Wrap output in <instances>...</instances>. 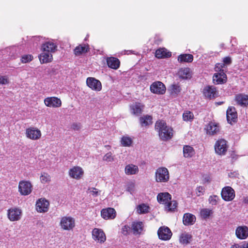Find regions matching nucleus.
<instances>
[{
  "label": "nucleus",
  "instance_id": "nucleus-43",
  "mask_svg": "<svg viewBox=\"0 0 248 248\" xmlns=\"http://www.w3.org/2000/svg\"><path fill=\"white\" fill-rule=\"evenodd\" d=\"M121 142L123 146L128 147L131 145L133 141L130 137L127 136H123L121 139Z\"/></svg>",
  "mask_w": 248,
  "mask_h": 248
},
{
  "label": "nucleus",
  "instance_id": "nucleus-17",
  "mask_svg": "<svg viewBox=\"0 0 248 248\" xmlns=\"http://www.w3.org/2000/svg\"><path fill=\"white\" fill-rule=\"evenodd\" d=\"M227 121L229 124L235 122L237 119V114L234 107H230L226 112Z\"/></svg>",
  "mask_w": 248,
  "mask_h": 248
},
{
  "label": "nucleus",
  "instance_id": "nucleus-20",
  "mask_svg": "<svg viewBox=\"0 0 248 248\" xmlns=\"http://www.w3.org/2000/svg\"><path fill=\"white\" fill-rule=\"evenodd\" d=\"M26 134L28 138L34 140L39 139L41 136L40 131L34 128L27 129Z\"/></svg>",
  "mask_w": 248,
  "mask_h": 248
},
{
  "label": "nucleus",
  "instance_id": "nucleus-6",
  "mask_svg": "<svg viewBox=\"0 0 248 248\" xmlns=\"http://www.w3.org/2000/svg\"><path fill=\"white\" fill-rule=\"evenodd\" d=\"M152 93L158 94H163L166 91L164 84L160 81L154 82L150 86Z\"/></svg>",
  "mask_w": 248,
  "mask_h": 248
},
{
  "label": "nucleus",
  "instance_id": "nucleus-25",
  "mask_svg": "<svg viewBox=\"0 0 248 248\" xmlns=\"http://www.w3.org/2000/svg\"><path fill=\"white\" fill-rule=\"evenodd\" d=\"M143 222L141 221L133 222L131 229L133 234H140L143 230Z\"/></svg>",
  "mask_w": 248,
  "mask_h": 248
},
{
  "label": "nucleus",
  "instance_id": "nucleus-38",
  "mask_svg": "<svg viewBox=\"0 0 248 248\" xmlns=\"http://www.w3.org/2000/svg\"><path fill=\"white\" fill-rule=\"evenodd\" d=\"M192 239V235L189 233H182L180 238V242L184 245H187Z\"/></svg>",
  "mask_w": 248,
  "mask_h": 248
},
{
  "label": "nucleus",
  "instance_id": "nucleus-53",
  "mask_svg": "<svg viewBox=\"0 0 248 248\" xmlns=\"http://www.w3.org/2000/svg\"><path fill=\"white\" fill-rule=\"evenodd\" d=\"M223 63H224V65H230L232 63V59L230 57H226L223 59Z\"/></svg>",
  "mask_w": 248,
  "mask_h": 248
},
{
  "label": "nucleus",
  "instance_id": "nucleus-31",
  "mask_svg": "<svg viewBox=\"0 0 248 248\" xmlns=\"http://www.w3.org/2000/svg\"><path fill=\"white\" fill-rule=\"evenodd\" d=\"M178 75L180 78L183 79L190 78L191 77L189 68H181L178 72Z\"/></svg>",
  "mask_w": 248,
  "mask_h": 248
},
{
  "label": "nucleus",
  "instance_id": "nucleus-47",
  "mask_svg": "<svg viewBox=\"0 0 248 248\" xmlns=\"http://www.w3.org/2000/svg\"><path fill=\"white\" fill-rule=\"evenodd\" d=\"M49 175L46 173H43L40 176V180L42 183H46L50 180Z\"/></svg>",
  "mask_w": 248,
  "mask_h": 248
},
{
  "label": "nucleus",
  "instance_id": "nucleus-4",
  "mask_svg": "<svg viewBox=\"0 0 248 248\" xmlns=\"http://www.w3.org/2000/svg\"><path fill=\"white\" fill-rule=\"evenodd\" d=\"M228 146L227 141L223 139L218 140L215 145L216 153L220 155H224L227 152Z\"/></svg>",
  "mask_w": 248,
  "mask_h": 248
},
{
  "label": "nucleus",
  "instance_id": "nucleus-29",
  "mask_svg": "<svg viewBox=\"0 0 248 248\" xmlns=\"http://www.w3.org/2000/svg\"><path fill=\"white\" fill-rule=\"evenodd\" d=\"M39 57L41 63L50 62L52 59V54L50 52L44 50H43V52L40 54Z\"/></svg>",
  "mask_w": 248,
  "mask_h": 248
},
{
  "label": "nucleus",
  "instance_id": "nucleus-12",
  "mask_svg": "<svg viewBox=\"0 0 248 248\" xmlns=\"http://www.w3.org/2000/svg\"><path fill=\"white\" fill-rule=\"evenodd\" d=\"M236 237L241 240L245 239L248 237V227L246 226H240L235 230Z\"/></svg>",
  "mask_w": 248,
  "mask_h": 248
},
{
  "label": "nucleus",
  "instance_id": "nucleus-28",
  "mask_svg": "<svg viewBox=\"0 0 248 248\" xmlns=\"http://www.w3.org/2000/svg\"><path fill=\"white\" fill-rule=\"evenodd\" d=\"M183 221L185 225H192L196 221V217L191 214L186 213L183 216Z\"/></svg>",
  "mask_w": 248,
  "mask_h": 248
},
{
  "label": "nucleus",
  "instance_id": "nucleus-45",
  "mask_svg": "<svg viewBox=\"0 0 248 248\" xmlns=\"http://www.w3.org/2000/svg\"><path fill=\"white\" fill-rule=\"evenodd\" d=\"M33 59L31 55H25L22 56L21 61L22 63H27L31 62Z\"/></svg>",
  "mask_w": 248,
  "mask_h": 248
},
{
  "label": "nucleus",
  "instance_id": "nucleus-57",
  "mask_svg": "<svg viewBox=\"0 0 248 248\" xmlns=\"http://www.w3.org/2000/svg\"><path fill=\"white\" fill-rule=\"evenodd\" d=\"M242 248H248V243L243 244Z\"/></svg>",
  "mask_w": 248,
  "mask_h": 248
},
{
  "label": "nucleus",
  "instance_id": "nucleus-35",
  "mask_svg": "<svg viewBox=\"0 0 248 248\" xmlns=\"http://www.w3.org/2000/svg\"><path fill=\"white\" fill-rule=\"evenodd\" d=\"M139 171L138 168L134 165H128L125 168V172L127 175L137 174Z\"/></svg>",
  "mask_w": 248,
  "mask_h": 248
},
{
  "label": "nucleus",
  "instance_id": "nucleus-7",
  "mask_svg": "<svg viewBox=\"0 0 248 248\" xmlns=\"http://www.w3.org/2000/svg\"><path fill=\"white\" fill-rule=\"evenodd\" d=\"M32 185L30 182L21 181L19 183L18 189L22 195H28L31 192Z\"/></svg>",
  "mask_w": 248,
  "mask_h": 248
},
{
  "label": "nucleus",
  "instance_id": "nucleus-39",
  "mask_svg": "<svg viewBox=\"0 0 248 248\" xmlns=\"http://www.w3.org/2000/svg\"><path fill=\"white\" fill-rule=\"evenodd\" d=\"M150 207L145 203L139 205L137 207V211L140 214H146L149 212Z\"/></svg>",
  "mask_w": 248,
  "mask_h": 248
},
{
  "label": "nucleus",
  "instance_id": "nucleus-24",
  "mask_svg": "<svg viewBox=\"0 0 248 248\" xmlns=\"http://www.w3.org/2000/svg\"><path fill=\"white\" fill-rule=\"evenodd\" d=\"M107 63L108 67L113 69H117L120 67V62L118 58L111 57L107 58Z\"/></svg>",
  "mask_w": 248,
  "mask_h": 248
},
{
  "label": "nucleus",
  "instance_id": "nucleus-30",
  "mask_svg": "<svg viewBox=\"0 0 248 248\" xmlns=\"http://www.w3.org/2000/svg\"><path fill=\"white\" fill-rule=\"evenodd\" d=\"M169 90L173 97H177L181 93L182 89L178 84H173L170 86Z\"/></svg>",
  "mask_w": 248,
  "mask_h": 248
},
{
  "label": "nucleus",
  "instance_id": "nucleus-40",
  "mask_svg": "<svg viewBox=\"0 0 248 248\" xmlns=\"http://www.w3.org/2000/svg\"><path fill=\"white\" fill-rule=\"evenodd\" d=\"M177 204L178 203L176 201H170L166 205L165 208L169 212H175L177 208Z\"/></svg>",
  "mask_w": 248,
  "mask_h": 248
},
{
  "label": "nucleus",
  "instance_id": "nucleus-52",
  "mask_svg": "<svg viewBox=\"0 0 248 248\" xmlns=\"http://www.w3.org/2000/svg\"><path fill=\"white\" fill-rule=\"evenodd\" d=\"M71 128L74 130L78 131L81 128V124L80 123H75L71 125Z\"/></svg>",
  "mask_w": 248,
  "mask_h": 248
},
{
  "label": "nucleus",
  "instance_id": "nucleus-16",
  "mask_svg": "<svg viewBox=\"0 0 248 248\" xmlns=\"http://www.w3.org/2000/svg\"><path fill=\"white\" fill-rule=\"evenodd\" d=\"M204 96L208 98H214L217 96V92L216 87L208 86L204 88L203 91Z\"/></svg>",
  "mask_w": 248,
  "mask_h": 248
},
{
  "label": "nucleus",
  "instance_id": "nucleus-11",
  "mask_svg": "<svg viewBox=\"0 0 248 248\" xmlns=\"http://www.w3.org/2000/svg\"><path fill=\"white\" fill-rule=\"evenodd\" d=\"M45 105L49 107L58 108L61 106V100L56 97H49L45 99Z\"/></svg>",
  "mask_w": 248,
  "mask_h": 248
},
{
  "label": "nucleus",
  "instance_id": "nucleus-34",
  "mask_svg": "<svg viewBox=\"0 0 248 248\" xmlns=\"http://www.w3.org/2000/svg\"><path fill=\"white\" fill-rule=\"evenodd\" d=\"M193 60V56L190 54H181L178 58V61L180 62H191Z\"/></svg>",
  "mask_w": 248,
  "mask_h": 248
},
{
  "label": "nucleus",
  "instance_id": "nucleus-32",
  "mask_svg": "<svg viewBox=\"0 0 248 248\" xmlns=\"http://www.w3.org/2000/svg\"><path fill=\"white\" fill-rule=\"evenodd\" d=\"M42 48L44 51L54 52L57 49V46L53 42H47L43 44Z\"/></svg>",
  "mask_w": 248,
  "mask_h": 248
},
{
  "label": "nucleus",
  "instance_id": "nucleus-8",
  "mask_svg": "<svg viewBox=\"0 0 248 248\" xmlns=\"http://www.w3.org/2000/svg\"><path fill=\"white\" fill-rule=\"evenodd\" d=\"M86 83L87 86L93 90L100 91L102 89L101 82L94 78H88L86 80Z\"/></svg>",
  "mask_w": 248,
  "mask_h": 248
},
{
  "label": "nucleus",
  "instance_id": "nucleus-37",
  "mask_svg": "<svg viewBox=\"0 0 248 248\" xmlns=\"http://www.w3.org/2000/svg\"><path fill=\"white\" fill-rule=\"evenodd\" d=\"M152 117L148 115L140 117V123L142 126H146L151 124L152 123Z\"/></svg>",
  "mask_w": 248,
  "mask_h": 248
},
{
  "label": "nucleus",
  "instance_id": "nucleus-51",
  "mask_svg": "<svg viewBox=\"0 0 248 248\" xmlns=\"http://www.w3.org/2000/svg\"><path fill=\"white\" fill-rule=\"evenodd\" d=\"M9 83L8 78L5 76H0V85H5Z\"/></svg>",
  "mask_w": 248,
  "mask_h": 248
},
{
  "label": "nucleus",
  "instance_id": "nucleus-19",
  "mask_svg": "<svg viewBox=\"0 0 248 248\" xmlns=\"http://www.w3.org/2000/svg\"><path fill=\"white\" fill-rule=\"evenodd\" d=\"M227 76L225 72L216 73L214 74L213 80L217 84H224L227 81Z\"/></svg>",
  "mask_w": 248,
  "mask_h": 248
},
{
  "label": "nucleus",
  "instance_id": "nucleus-59",
  "mask_svg": "<svg viewBox=\"0 0 248 248\" xmlns=\"http://www.w3.org/2000/svg\"><path fill=\"white\" fill-rule=\"evenodd\" d=\"M247 202L248 203V201H247Z\"/></svg>",
  "mask_w": 248,
  "mask_h": 248
},
{
  "label": "nucleus",
  "instance_id": "nucleus-54",
  "mask_svg": "<svg viewBox=\"0 0 248 248\" xmlns=\"http://www.w3.org/2000/svg\"><path fill=\"white\" fill-rule=\"evenodd\" d=\"M204 188L202 186H200L199 187H198L197 188V191L199 192V193H203V191H204Z\"/></svg>",
  "mask_w": 248,
  "mask_h": 248
},
{
  "label": "nucleus",
  "instance_id": "nucleus-3",
  "mask_svg": "<svg viewBox=\"0 0 248 248\" xmlns=\"http://www.w3.org/2000/svg\"><path fill=\"white\" fill-rule=\"evenodd\" d=\"M60 225L64 230H71L75 226V219L70 217H63L61 218Z\"/></svg>",
  "mask_w": 248,
  "mask_h": 248
},
{
  "label": "nucleus",
  "instance_id": "nucleus-55",
  "mask_svg": "<svg viewBox=\"0 0 248 248\" xmlns=\"http://www.w3.org/2000/svg\"><path fill=\"white\" fill-rule=\"evenodd\" d=\"M242 248V245H240L238 244H234L232 247L231 248Z\"/></svg>",
  "mask_w": 248,
  "mask_h": 248
},
{
  "label": "nucleus",
  "instance_id": "nucleus-9",
  "mask_svg": "<svg viewBox=\"0 0 248 248\" xmlns=\"http://www.w3.org/2000/svg\"><path fill=\"white\" fill-rule=\"evenodd\" d=\"M221 197L226 201H231L235 197L234 191L231 187H225L222 190Z\"/></svg>",
  "mask_w": 248,
  "mask_h": 248
},
{
  "label": "nucleus",
  "instance_id": "nucleus-42",
  "mask_svg": "<svg viewBox=\"0 0 248 248\" xmlns=\"http://www.w3.org/2000/svg\"><path fill=\"white\" fill-rule=\"evenodd\" d=\"M213 213V212L212 210L208 208L202 209L200 212L201 217L204 219L208 218Z\"/></svg>",
  "mask_w": 248,
  "mask_h": 248
},
{
  "label": "nucleus",
  "instance_id": "nucleus-58",
  "mask_svg": "<svg viewBox=\"0 0 248 248\" xmlns=\"http://www.w3.org/2000/svg\"><path fill=\"white\" fill-rule=\"evenodd\" d=\"M217 105H221L224 103L223 102H217L216 103Z\"/></svg>",
  "mask_w": 248,
  "mask_h": 248
},
{
  "label": "nucleus",
  "instance_id": "nucleus-5",
  "mask_svg": "<svg viewBox=\"0 0 248 248\" xmlns=\"http://www.w3.org/2000/svg\"><path fill=\"white\" fill-rule=\"evenodd\" d=\"M158 237L162 240H169L172 236V232L170 230L165 226L161 227L157 231Z\"/></svg>",
  "mask_w": 248,
  "mask_h": 248
},
{
  "label": "nucleus",
  "instance_id": "nucleus-10",
  "mask_svg": "<svg viewBox=\"0 0 248 248\" xmlns=\"http://www.w3.org/2000/svg\"><path fill=\"white\" fill-rule=\"evenodd\" d=\"M21 210L16 208H12L8 210V217L12 221L18 220L21 216Z\"/></svg>",
  "mask_w": 248,
  "mask_h": 248
},
{
  "label": "nucleus",
  "instance_id": "nucleus-21",
  "mask_svg": "<svg viewBox=\"0 0 248 248\" xmlns=\"http://www.w3.org/2000/svg\"><path fill=\"white\" fill-rule=\"evenodd\" d=\"M157 200L160 204H167L171 200V195L168 192L160 193L157 195Z\"/></svg>",
  "mask_w": 248,
  "mask_h": 248
},
{
  "label": "nucleus",
  "instance_id": "nucleus-13",
  "mask_svg": "<svg viewBox=\"0 0 248 248\" xmlns=\"http://www.w3.org/2000/svg\"><path fill=\"white\" fill-rule=\"evenodd\" d=\"M49 204V202L47 200L40 199L36 202V210L40 213L46 212L48 210Z\"/></svg>",
  "mask_w": 248,
  "mask_h": 248
},
{
  "label": "nucleus",
  "instance_id": "nucleus-23",
  "mask_svg": "<svg viewBox=\"0 0 248 248\" xmlns=\"http://www.w3.org/2000/svg\"><path fill=\"white\" fill-rule=\"evenodd\" d=\"M207 134L214 135L217 133L219 130L218 124L214 122H210L205 128Z\"/></svg>",
  "mask_w": 248,
  "mask_h": 248
},
{
  "label": "nucleus",
  "instance_id": "nucleus-56",
  "mask_svg": "<svg viewBox=\"0 0 248 248\" xmlns=\"http://www.w3.org/2000/svg\"><path fill=\"white\" fill-rule=\"evenodd\" d=\"M41 37L39 36H34L33 37V40H34V41H35V43L36 44H37L38 43V41H40V39H41Z\"/></svg>",
  "mask_w": 248,
  "mask_h": 248
},
{
  "label": "nucleus",
  "instance_id": "nucleus-41",
  "mask_svg": "<svg viewBox=\"0 0 248 248\" xmlns=\"http://www.w3.org/2000/svg\"><path fill=\"white\" fill-rule=\"evenodd\" d=\"M183 119L184 121L186 122H192L194 119V116L190 111H185L183 114Z\"/></svg>",
  "mask_w": 248,
  "mask_h": 248
},
{
  "label": "nucleus",
  "instance_id": "nucleus-48",
  "mask_svg": "<svg viewBox=\"0 0 248 248\" xmlns=\"http://www.w3.org/2000/svg\"><path fill=\"white\" fill-rule=\"evenodd\" d=\"M88 192L91 193L93 196L96 197L99 195L100 191L95 188L90 187L88 189Z\"/></svg>",
  "mask_w": 248,
  "mask_h": 248
},
{
  "label": "nucleus",
  "instance_id": "nucleus-15",
  "mask_svg": "<svg viewBox=\"0 0 248 248\" xmlns=\"http://www.w3.org/2000/svg\"><path fill=\"white\" fill-rule=\"evenodd\" d=\"M92 234L93 239L98 241L100 243H104L106 241L105 234L101 229L94 228L93 230Z\"/></svg>",
  "mask_w": 248,
  "mask_h": 248
},
{
  "label": "nucleus",
  "instance_id": "nucleus-27",
  "mask_svg": "<svg viewBox=\"0 0 248 248\" xmlns=\"http://www.w3.org/2000/svg\"><path fill=\"white\" fill-rule=\"evenodd\" d=\"M155 56L158 59L167 58L171 57V53L165 48H160L156 50Z\"/></svg>",
  "mask_w": 248,
  "mask_h": 248
},
{
  "label": "nucleus",
  "instance_id": "nucleus-49",
  "mask_svg": "<svg viewBox=\"0 0 248 248\" xmlns=\"http://www.w3.org/2000/svg\"><path fill=\"white\" fill-rule=\"evenodd\" d=\"M112 154L111 152L107 153L103 157V160L108 162H110L113 160Z\"/></svg>",
  "mask_w": 248,
  "mask_h": 248
},
{
  "label": "nucleus",
  "instance_id": "nucleus-22",
  "mask_svg": "<svg viewBox=\"0 0 248 248\" xmlns=\"http://www.w3.org/2000/svg\"><path fill=\"white\" fill-rule=\"evenodd\" d=\"M83 174V171L79 167H74L71 169L69 171V174L71 177L79 179Z\"/></svg>",
  "mask_w": 248,
  "mask_h": 248
},
{
  "label": "nucleus",
  "instance_id": "nucleus-36",
  "mask_svg": "<svg viewBox=\"0 0 248 248\" xmlns=\"http://www.w3.org/2000/svg\"><path fill=\"white\" fill-rule=\"evenodd\" d=\"M183 154L185 157H191L195 154V151L191 146L185 145L183 147Z\"/></svg>",
  "mask_w": 248,
  "mask_h": 248
},
{
  "label": "nucleus",
  "instance_id": "nucleus-44",
  "mask_svg": "<svg viewBox=\"0 0 248 248\" xmlns=\"http://www.w3.org/2000/svg\"><path fill=\"white\" fill-rule=\"evenodd\" d=\"M131 232V227L128 225H125L122 227L121 232L124 235L127 236Z\"/></svg>",
  "mask_w": 248,
  "mask_h": 248
},
{
  "label": "nucleus",
  "instance_id": "nucleus-26",
  "mask_svg": "<svg viewBox=\"0 0 248 248\" xmlns=\"http://www.w3.org/2000/svg\"><path fill=\"white\" fill-rule=\"evenodd\" d=\"M237 104L242 107H246L248 105V96L243 94H238L235 96V99Z\"/></svg>",
  "mask_w": 248,
  "mask_h": 248
},
{
  "label": "nucleus",
  "instance_id": "nucleus-46",
  "mask_svg": "<svg viewBox=\"0 0 248 248\" xmlns=\"http://www.w3.org/2000/svg\"><path fill=\"white\" fill-rule=\"evenodd\" d=\"M225 67L224 63H217L216 64L215 67V70L217 73L224 72L223 68Z\"/></svg>",
  "mask_w": 248,
  "mask_h": 248
},
{
  "label": "nucleus",
  "instance_id": "nucleus-14",
  "mask_svg": "<svg viewBox=\"0 0 248 248\" xmlns=\"http://www.w3.org/2000/svg\"><path fill=\"white\" fill-rule=\"evenodd\" d=\"M130 107L131 113L138 116L142 113L144 105L141 103L135 102L131 104Z\"/></svg>",
  "mask_w": 248,
  "mask_h": 248
},
{
  "label": "nucleus",
  "instance_id": "nucleus-1",
  "mask_svg": "<svg viewBox=\"0 0 248 248\" xmlns=\"http://www.w3.org/2000/svg\"><path fill=\"white\" fill-rule=\"evenodd\" d=\"M155 129L158 132L159 138L163 141L170 140L172 137V129L162 121H156Z\"/></svg>",
  "mask_w": 248,
  "mask_h": 248
},
{
  "label": "nucleus",
  "instance_id": "nucleus-18",
  "mask_svg": "<svg viewBox=\"0 0 248 248\" xmlns=\"http://www.w3.org/2000/svg\"><path fill=\"white\" fill-rule=\"evenodd\" d=\"M101 216L105 219H114L116 216V212L113 208L103 209L101 211Z\"/></svg>",
  "mask_w": 248,
  "mask_h": 248
},
{
  "label": "nucleus",
  "instance_id": "nucleus-2",
  "mask_svg": "<svg viewBox=\"0 0 248 248\" xmlns=\"http://www.w3.org/2000/svg\"><path fill=\"white\" fill-rule=\"evenodd\" d=\"M155 179L157 182H167L169 180V172L168 169L164 167L157 169L155 172Z\"/></svg>",
  "mask_w": 248,
  "mask_h": 248
},
{
  "label": "nucleus",
  "instance_id": "nucleus-33",
  "mask_svg": "<svg viewBox=\"0 0 248 248\" xmlns=\"http://www.w3.org/2000/svg\"><path fill=\"white\" fill-rule=\"evenodd\" d=\"M89 50L88 45H79L77 46L74 50V54L76 56H79L83 53L87 52Z\"/></svg>",
  "mask_w": 248,
  "mask_h": 248
},
{
  "label": "nucleus",
  "instance_id": "nucleus-50",
  "mask_svg": "<svg viewBox=\"0 0 248 248\" xmlns=\"http://www.w3.org/2000/svg\"><path fill=\"white\" fill-rule=\"evenodd\" d=\"M218 199V197L217 196H211L209 198V202L212 205H216Z\"/></svg>",
  "mask_w": 248,
  "mask_h": 248
}]
</instances>
